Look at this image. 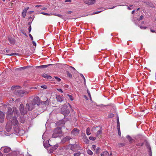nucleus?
Masks as SVG:
<instances>
[{
	"label": "nucleus",
	"instance_id": "1",
	"mask_svg": "<svg viewBox=\"0 0 156 156\" xmlns=\"http://www.w3.org/2000/svg\"><path fill=\"white\" fill-rule=\"evenodd\" d=\"M40 100L38 97L33 98V97H30L26 105V108H28L29 111L32 110L35 105H40Z\"/></svg>",
	"mask_w": 156,
	"mask_h": 156
},
{
	"label": "nucleus",
	"instance_id": "2",
	"mask_svg": "<svg viewBox=\"0 0 156 156\" xmlns=\"http://www.w3.org/2000/svg\"><path fill=\"white\" fill-rule=\"evenodd\" d=\"M20 88L19 86L12 87L11 89L14 90V94L19 97H23L25 94H27L28 93V92L27 91L19 90Z\"/></svg>",
	"mask_w": 156,
	"mask_h": 156
},
{
	"label": "nucleus",
	"instance_id": "3",
	"mask_svg": "<svg viewBox=\"0 0 156 156\" xmlns=\"http://www.w3.org/2000/svg\"><path fill=\"white\" fill-rule=\"evenodd\" d=\"M62 133V132L61 128L60 127L57 128L53 131L52 136L53 138H56L60 136Z\"/></svg>",
	"mask_w": 156,
	"mask_h": 156
},
{
	"label": "nucleus",
	"instance_id": "4",
	"mask_svg": "<svg viewBox=\"0 0 156 156\" xmlns=\"http://www.w3.org/2000/svg\"><path fill=\"white\" fill-rule=\"evenodd\" d=\"M13 112L14 113H16V115H15L14 117L11 120L12 124H13L14 126H16L18 125V122L17 121L16 118L17 116V117L19 115V112L17 111H16V108H14L13 109Z\"/></svg>",
	"mask_w": 156,
	"mask_h": 156
},
{
	"label": "nucleus",
	"instance_id": "5",
	"mask_svg": "<svg viewBox=\"0 0 156 156\" xmlns=\"http://www.w3.org/2000/svg\"><path fill=\"white\" fill-rule=\"evenodd\" d=\"M27 109H28V108H26V107L25 109H24L23 105V104H20V110L21 114L24 115L26 114Z\"/></svg>",
	"mask_w": 156,
	"mask_h": 156
},
{
	"label": "nucleus",
	"instance_id": "6",
	"mask_svg": "<svg viewBox=\"0 0 156 156\" xmlns=\"http://www.w3.org/2000/svg\"><path fill=\"white\" fill-rule=\"evenodd\" d=\"M8 110L6 117L8 119H10L12 116V111L10 108H9Z\"/></svg>",
	"mask_w": 156,
	"mask_h": 156
},
{
	"label": "nucleus",
	"instance_id": "7",
	"mask_svg": "<svg viewBox=\"0 0 156 156\" xmlns=\"http://www.w3.org/2000/svg\"><path fill=\"white\" fill-rule=\"evenodd\" d=\"M45 101H41V105L43 106L44 110H45L47 106H48L49 104V101L47 98Z\"/></svg>",
	"mask_w": 156,
	"mask_h": 156
},
{
	"label": "nucleus",
	"instance_id": "8",
	"mask_svg": "<svg viewBox=\"0 0 156 156\" xmlns=\"http://www.w3.org/2000/svg\"><path fill=\"white\" fill-rule=\"evenodd\" d=\"M84 1L85 3L89 5H92L96 2L95 0H84Z\"/></svg>",
	"mask_w": 156,
	"mask_h": 156
},
{
	"label": "nucleus",
	"instance_id": "9",
	"mask_svg": "<svg viewBox=\"0 0 156 156\" xmlns=\"http://www.w3.org/2000/svg\"><path fill=\"white\" fill-rule=\"evenodd\" d=\"M5 117V114L2 111H0V122L2 123L3 122Z\"/></svg>",
	"mask_w": 156,
	"mask_h": 156
},
{
	"label": "nucleus",
	"instance_id": "10",
	"mask_svg": "<svg viewBox=\"0 0 156 156\" xmlns=\"http://www.w3.org/2000/svg\"><path fill=\"white\" fill-rule=\"evenodd\" d=\"M62 113L64 115H68L70 113V111L68 109H65L63 110L62 108Z\"/></svg>",
	"mask_w": 156,
	"mask_h": 156
},
{
	"label": "nucleus",
	"instance_id": "11",
	"mask_svg": "<svg viewBox=\"0 0 156 156\" xmlns=\"http://www.w3.org/2000/svg\"><path fill=\"white\" fill-rule=\"evenodd\" d=\"M57 100L58 101L61 102L64 100L63 97V96L57 95L56 97Z\"/></svg>",
	"mask_w": 156,
	"mask_h": 156
},
{
	"label": "nucleus",
	"instance_id": "12",
	"mask_svg": "<svg viewBox=\"0 0 156 156\" xmlns=\"http://www.w3.org/2000/svg\"><path fill=\"white\" fill-rule=\"evenodd\" d=\"M29 9V7H28L24 9L22 13V16L23 18H24L25 17L27 10Z\"/></svg>",
	"mask_w": 156,
	"mask_h": 156
},
{
	"label": "nucleus",
	"instance_id": "13",
	"mask_svg": "<svg viewBox=\"0 0 156 156\" xmlns=\"http://www.w3.org/2000/svg\"><path fill=\"white\" fill-rule=\"evenodd\" d=\"M79 132V130L76 128L74 129L72 131V133L74 135H76L78 134Z\"/></svg>",
	"mask_w": 156,
	"mask_h": 156
},
{
	"label": "nucleus",
	"instance_id": "14",
	"mask_svg": "<svg viewBox=\"0 0 156 156\" xmlns=\"http://www.w3.org/2000/svg\"><path fill=\"white\" fill-rule=\"evenodd\" d=\"M11 149L9 147H6L3 149L4 152L5 153H8L10 151Z\"/></svg>",
	"mask_w": 156,
	"mask_h": 156
},
{
	"label": "nucleus",
	"instance_id": "15",
	"mask_svg": "<svg viewBox=\"0 0 156 156\" xmlns=\"http://www.w3.org/2000/svg\"><path fill=\"white\" fill-rule=\"evenodd\" d=\"M70 139L71 138L69 136H66L62 139V142L63 143H65L70 140Z\"/></svg>",
	"mask_w": 156,
	"mask_h": 156
},
{
	"label": "nucleus",
	"instance_id": "16",
	"mask_svg": "<svg viewBox=\"0 0 156 156\" xmlns=\"http://www.w3.org/2000/svg\"><path fill=\"white\" fill-rule=\"evenodd\" d=\"M12 125L9 124L8 123L6 124V129L8 132L12 128Z\"/></svg>",
	"mask_w": 156,
	"mask_h": 156
},
{
	"label": "nucleus",
	"instance_id": "17",
	"mask_svg": "<svg viewBox=\"0 0 156 156\" xmlns=\"http://www.w3.org/2000/svg\"><path fill=\"white\" fill-rule=\"evenodd\" d=\"M58 147V144H56L54 145L53 147H52L50 149V151L51 153H52L53 151L55 150V149H57Z\"/></svg>",
	"mask_w": 156,
	"mask_h": 156
},
{
	"label": "nucleus",
	"instance_id": "18",
	"mask_svg": "<svg viewBox=\"0 0 156 156\" xmlns=\"http://www.w3.org/2000/svg\"><path fill=\"white\" fill-rule=\"evenodd\" d=\"M115 7H116L115 6H113V7H112V8H107V9H105L104 8H102V9H103L102 10L99 11L95 12L93 14H97L98 13L101 12L102 11H103L105 10V9H113L115 8ZM101 9H102V8H101Z\"/></svg>",
	"mask_w": 156,
	"mask_h": 156
},
{
	"label": "nucleus",
	"instance_id": "19",
	"mask_svg": "<svg viewBox=\"0 0 156 156\" xmlns=\"http://www.w3.org/2000/svg\"><path fill=\"white\" fill-rule=\"evenodd\" d=\"M42 76L44 78L48 79H51L52 78L51 76L45 73L43 74L42 75Z\"/></svg>",
	"mask_w": 156,
	"mask_h": 156
},
{
	"label": "nucleus",
	"instance_id": "20",
	"mask_svg": "<svg viewBox=\"0 0 156 156\" xmlns=\"http://www.w3.org/2000/svg\"><path fill=\"white\" fill-rule=\"evenodd\" d=\"M9 42L12 44H14L15 43V41L14 38H9Z\"/></svg>",
	"mask_w": 156,
	"mask_h": 156
},
{
	"label": "nucleus",
	"instance_id": "21",
	"mask_svg": "<svg viewBox=\"0 0 156 156\" xmlns=\"http://www.w3.org/2000/svg\"><path fill=\"white\" fill-rule=\"evenodd\" d=\"M109 154L108 152L105 151L101 154V156H109Z\"/></svg>",
	"mask_w": 156,
	"mask_h": 156
},
{
	"label": "nucleus",
	"instance_id": "22",
	"mask_svg": "<svg viewBox=\"0 0 156 156\" xmlns=\"http://www.w3.org/2000/svg\"><path fill=\"white\" fill-rule=\"evenodd\" d=\"M52 65H53L52 64H51L42 65V66H39V67L40 68H46L48 67L49 66Z\"/></svg>",
	"mask_w": 156,
	"mask_h": 156
},
{
	"label": "nucleus",
	"instance_id": "23",
	"mask_svg": "<svg viewBox=\"0 0 156 156\" xmlns=\"http://www.w3.org/2000/svg\"><path fill=\"white\" fill-rule=\"evenodd\" d=\"M66 97H68L71 101H73V98L72 96L69 94H67L66 96Z\"/></svg>",
	"mask_w": 156,
	"mask_h": 156
},
{
	"label": "nucleus",
	"instance_id": "24",
	"mask_svg": "<svg viewBox=\"0 0 156 156\" xmlns=\"http://www.w3.org/2000/svg\"><path fill=\"white\" fill-rule=\"evenodd\" d=\"M90 129L89 128H88L86 130V134L87 135H89L91 134Z\"/></svg>",
	"mask_w": 156,
	"mask_h": 156
},
{
	"label": "nucleus",
	"instance_id": "25",
	"mask_svg": "<svg viewBox=\"0 0 156 156\" xmlns=\"http://www.w3.org/2000/svg\"><path fill=\"white\" fill-rule=\"evenodd\" d=\"M126 138L128 139L129 142H130V143H132L133 140V139H132V138L129 136V135H127V136H126Z\"/></svg>",
	"mask_w": 156,
	"mask_h": 156
},
{
	"label": "nucleus",
	"instance_id": "26",
	"mask_svg": "<svg viewBox=\"0 0 156 156\" xmlns=\"http://www.w3.org/2000/svg\"><path fill=\"white\" fill-rule=\"evenodd\" d=\"M100 150V148L99 147H97L95 150H94V151H95V152L97 154L99 152V151Z\"/></svg>",
	"mask_w": 156,
	"mask_h": 156
},
{
	"label": "nucleus",
	"instance_id": "27",
	"mask_svg": "<svg viewBox=\"0 0 156 156\" xmlns=\"http://www.w3.org/2000/svg\"><path fill=\"white\" fill-rule=\"evenodd\" d=\"M117 125H118V131H119V130L120 131V128L119 127V118L117 119Z\"/></svg>",
	"mask_w": 156,
	"mask_h": 156
},
{
	"label": "nucleus",
	"instance_id": "28",
	"mask_svg": "<svg viewBox=\"0 0 156 156\" xmlns=\"http://www.w3.org/2000/svg\"><path fill=\"white\" fill-rule=\"evenodd\" d=\"M102 130L100 129L98 131L97 133V135L98 136V135L101 134L102 133Z\"/></svg>",
	"mask_w": 156,
	"mask_h": 156
},
{
	"label": "nucleus",
	"instance_id": "29",
	"mask_svg": "<svg viewBox=\"0 0 156 156\" xmlns=\"http://www.w3.org/2000/svg\"><path fill=\"white\" fill-rule=\"evenodd\" d=\"M87 154L89 155H91L93 154V152L92 151L90 150H87Z\"/></svg>",
	"mask_w": 156,
	"mask_h": 156
},
{
	"label": "nucleus",
	"instance_id": "30",
	"mask_svg": "<svg viewBox=\"0 0 156 156\" xmlns=\"http://www.w3.org/2000/svg\"><path fill=\"white\" fill-rule=\"evenodd\" d=\"M76 147V145H72V146H71V149L73 151L75 150L76 149L74 148V147Z\"/></svg>",
	"mask_w": 156,
	"mask_h": 156
},
{
	"label": "nucleus",
	"instance_id": "31",
	"mask_svg": "<svg viewBox=\"0 0 156 156\" xmlns=\"http://www.w3.org/2000/svg\"><path fill=\"white\" fill-rule=\"evenodd\" d=\"M27 68L26 66H24L22 67L19 68L17 69L18 70H21L24 69H25Z\"/></svg>",
	"mask_w": 156,
	"mask_h": 156
},
{
	"label": "nucleus",
	"instance_id": "32",
	"mask_svg": "<svg viewBox=\"0 0 156 156\" xmlns=\"http://www.w3.org/2000/svg\"><path fill=\"white\" fill-rule=\"evenodd\" d=\"M41 13L42 14L44 15L47 16H50V13H48L44 12H41Z\"/></svg>",
	"mask_w": 156,
	"mask_h": 156
},
{
	"label": "nucleus",
	"instance_id": "33",
	"mask_svg": "<svg viewBox=\"0 0 156 156\" xmlns=\"http://www.w3.org/2000/svg\"><path fill=\"white\" fill-rule=\"evenodd\" d=\"M89 139L90 140L94 141L95 140L96 138L95 137L90 136L89 137Z\"/></svg>",
	"mask_w": 156,
	"mask_h": 156
},
{
	"label": "nucleus",
	"instance_id": "34",
	"mask_svg": "<svg viewBox=\"0 0 156 156\" xmlns=\"http://www.w3.org/2000/svg\"><path fill=\"white\" fill-rule=\"evenodd\" d=\"M67 73L68 76L70 78L72 77V75L68 72H67Z\"/></svg>",
	"mask_w": 156,
	"mask_h": 156
},
{
	"label": "nucleus",
	"instance_id": "35",
	"mask_svg": "<svg viewBox=\"0 0 156 156\" xmlns=\"http://www.w3.org/2000/svg\"><path fill=\"white\" fill-rule=\"evenodd\" d=\"M92 150L93 151H94V150H95V149H96V145H93L92 146Z\"/></svg>",
	"mask_w": 156,
	"mask_h": 156
},
{
	"label": "nucleus",
	"instance_id": "36",
	"mask_svg": "<svg viewBox=\"0 0 156 156\" xmlns=\"http://www.w3.org/2000/svg\"><path fill=\"white\" fill-rule=\"evenodd\" d=\"M80 154V153L79 152H78V153L74 154V156H79Z\"/></svg>",
	"mask_w": 156,
	"mask_h": 156
},
{
	"label": "nucleus",
	"instance_id": "37",
	"mask_svg": "<svg viewBox=\"0 0 156 156\" xmlns=\"http://www.w3.org/2000/svg\"><path fill=\"white\" fill-rule=\"evenodd\" d=\"M56 16H57L58 17H59L61 18H63V16L62 15H60V14H56Z\"/></svg>",
	"mask_w": 156,
	"mask_h": 156
},
{
	"label": "nucleus",
	"instance_id": "38",
	"mask_svg": "<svg viewBox=\"0 0 156 156\" xmlns=\"http://www.w3.org/2000/svg\"><path fill=\"white\" fill-rule=\"evenodd\" d=\"M55 77L58 81L59 82L61 81V79L58 78L57 77Z\"/></svg>",
	"mask_w": 156,
	"mask_h": 156
},
{
	"label": "nucleus",
	"instance_id": "39",
	"mask_svg": "<svg viewBox=\"0 0 156 156\" xmlns=\"http://www.w3.org/2000/svg\"><path fill=\"white\" fill-rule=\"evenodd\" d=\"M18 54L16 53H12L10 54H8V55L11 56V55H17Z\"/></svg>",
	"mask_w": 156,
	"mask_h": 156
},
{
	"label": "nucleus",
	"instance_id": "40",
	"mask_svg": "<svg viewBox=\"0 0 156 156\" xmlns=\"http://www.w3.org/2000/svg\"><path fill=\"white\" fill-rule=\"evenodd\" d=\"M50 16H52V15H54V16H56V14L55 13H50Z\"/></svg>",
	"mask_w": 156,
	"mask_h": 156
},
{
	"label": "nucleus",
	"instance_id": "41",
	"mask_svg": "<svg viewBox=\"0 0 156 156\" xmlns=\"http://www.w3.org/2000/svg\"><path fill=\"white\" fill-rule=\"evenodd\" d=\"M57 90L59 92H61V93H62L63 92V91L61 89H57Z\"/></svg>",
	"mask_w": 156,
	"mask_h": 156
},
{
	"label": "nucleus",
	"instance_id": "42",
	"mask_svg": "<svg viewBox=\"0 0 156 156\" xmlns=\"http://www.w3.org/2000/svg\"><path fill=\"white\" fill-rule=\"evenodd\" d=\"M143 143H139V144H137L136 145L138 146H142L143 145Z\"/></svg>",
	"mask_w": 156,
	"mask_h": 156
},
{
	"label": "nucleus",
	"instance_id": "43",
	"mask_svg": "<svg viewBox=\"0 0 156 156\" xmlns=\"http://www.w3.org/2000/svg\"><path fill=\"white\" fill-rule=\"evenodd\" d=\"M20 121L22 123H24V120L23 119H21L20 120Z\"/></svg>",
	"mask_w": 156,
	"mask_h": 156
},
{
	"label": "nucleus",
	"instance_id": "44",
	"mask_svg": "<svg viewBox=\"0 0 156 156\" xmlns=\"http://www.w3.org/2000/svg\"><path fill=\"white\" fill-rule=\"evenodd\" d=\"M143 18V16H140V18L138 19V20H141Z\"/></svg>",
	"mask_w": 156,
	"mask_h": 156
},
{
	"label": "nucleus",
	"instance_id": "45",
	"mask_svg": "<svg viewBox=\"0 0 156 156\" xmlns=\"http://www.w3.org/2000/svg\"><path fill=\"white\" fill-rule=\"evenodd\" d=\"M32 42H33V45L34 46H36V43H35V42L34 41H33Z\"/></svg>",
	"mask_w": 156,
	"mask_h": 156
},
{
	"label": "nucleus",
	"instance_id": "46",
	"mask_svg": "<svg viewBox=\"0 0 156 156\" xmlns=\"http://www.w3.org/2000/svg\"><path fill=\"white\" fill-rule=\"evenodd\" d=\"M28 30L29 32H30L31 31V26H30L28 28Z\"/></svg>",
	"mask_w": 156,
	"mask_h": 156
},
{
	"label": "nucleus",
	"instance_id": "47",
	"mask_svg": "<svg viewBox=\"0 0 156 156\" xmlns=\"http://www.w3.org/2000/svg\"><path fill=\"white\" fill-rule=\"evenodd\" d=\"M41 87L44 89H46L47 88V87L46 86H41Z\"/></svg>",
	"mask_w": 156,
	"mask_h": 156
},
{
	"label": "nucleus",
	"instance_id": "48",
	"mask_svg": "<svg viewBox=\"0 0 156 156\" xmlns=\"http://www.w3.org/2000/svg\"><path fill=\"white\" fill-rule=\"evenodd\" d=\"M87 93L90 98L91 99V96L90 92L88 91H87Z\"/></svg>",
	"mask_w": 156,
	"mask_h": 156
},
{
	"label": "nucleus",
	"instance_id": "49",
	"mask_svg": "<svg viewBox=\"0 0 156 156\" xmlns=\"http://www.w3.org/2000/svg\"><path fill=\"white\" fill-rule=\"evenodd\" d=\"M29 36L30 37V38H31V39L32 40H33V37L30 34H29Z\"/></svg>",
	"mask_w": 156,
	"mask_h": 156
},
{
	"label": "nucleus",
	"instance_id": "50",
	"mask_svg": "<svg viewBox=\"0 0 156 156\" xmlns=\"http://www.w3.org/2000/svg\"><path fill=\"white\" fill-rule=\"evenodd\" d=\"M20 100V99H18L16 100L15 101L17 102H19Z\"/></svg>",
	"mask_w": 156,
	"mask_h": 156
},
{
	"label": "nucleus",
	"instance_id": "51",
	"mask_svg": "<svg viewBox=\"0 0 156 156\" xmlns=\"http://www.w3.org/2000/svg\"><path fill=\"white\" fill-rule=\"evenodd\" d=\"M80 76L82 77H83L84 79V80H85V79L83 75L82 74H80Z\"/></svg>",
	"mask_w": 156,
	"mask_h": 156
},
{
	"label": "nucleus",
	"instance_id": "52",
	"mask_svg": "<svg viewBox=\"0 0 156 156\" xmlns=\"http://www.w3.org/2000/svg\"><path fill=\"white\" fill-rule=\"evenodd\" d=\"M114 116V114H111L109 115V117L110 118Z\"/></svg>",
	"mask_w": 156,
	"mask_h": 156
},
{
	"label": "nucleus",
	"instance_id": "53",
	"mask_svg": "<svg viewBox=\"0 0 156 156\" xmlns=\"http://www.w3.org/2000/svg\"><path fill=\"white\" fill-rule=\"evenodd\" d=\"M71 2V0H66L65 1V2Z\"/></svg>",
	"mask_w": 156,
	"mask_h": 156
},
{
	"label": "nucleus",
	"instance_id": "54",
	"mask_svg": "<svg viewBox=\"0 0 156 156\" xmlns=\"http://www.w3.org/2000/svg\"><path fill=\"white\" fill-rule=\"evenodd\" d=\"M118 134L119 136H121L120 131L119 130V131L118 132Z\"/></svg>",
	"mask_w": 156,
	"mask_h": 156
},
{
	"label": "nucleus",
	"instance_id": "55",
	"mask_svg": "<svg viewBox=\"0 0 156 156\" xmlns=\"http://www.w3.org/2000/svg\"><path fill=\"white\" fill-rule=\"evenodd\" d=\"M151 31L152 33H154L155 32V30H153L152 29H151Z\"/></svg>",
	"mask_w": 156,
	"mask_h": 156
},
{
	"label": "nucleus",
	"instance_id": "56",
	"mask_svg": "<svg viewBox=\"0 0 156 156\" xmlns=\"http://www.w3.org/2000/svg\"><path fill=\"white\" fill-rule=\"evenodd\" d=\"M72 12L71 11H69L66 12V13L68 14H70Z\"/></svg>",
	"mask_w": 156,
	"mask_h": 156
},
{
	"label": "nucleus",
	"instance_id": "57",
	"mask_svg": "<svg viewBox=\"0 0 156 156\" xmlns=\"http://www.w3.org/2000/svg\"><path fill=\"white\" fill-rule=\"evenodd\" d=\"M41 6V5H36L35 6L37 7H40Z\"/></svg>",
	"mask_w": 156,
	"mask_h": 156
},
{
	"label": "nucleus",
	"instance_id": "58",
	"mask_svg": "<svg viewBox=\"0 0 156 156\" xmlns=\"http://www.w3.org/2000/svg\"><path fill=\"white\" fill-rule=\"evenodd\" d=\"M46 8H45V7H44V8H43L42 9L43 10H46Z\"/></svg>",
	"mask_w": 156,
	"mask_h": 156
},
{
	"label": "nucleus",
	"instance_id": "59",
	"mask_svg": "<svg viewBox=\"0 0 156 156\" xmlns=\"http://www.w3.org/2000/svg\"><path fill=\"white\" fill-rule=\"evenodd\" d=\"M14 100V99L13 98H12L11 99L10 101H13Z\"/></svg>",
	"mask_w": 156,
	"mask_h": 156
},
{
	"label": "nucleus",
	"instance_id": "60",
	"mask_svg": "<svg viewBox=\"0 0 156 156\" xmlns=\"http://www.w3.org/2000/svg\"><path fill=\"white\" fill-rule=\"evenodd\" d=\"M127 9H129V10H131V8H130V7H128Z\"/></svg>",
	"mask_w": 156,
	"mask_h": 156
},
{
	"label": "nucleus",
	"instance_id": "61",
	"mask_svg": "<svg viewBox=\"0 0 156 156\" xmlns=\"http://www.w3.org/2000/svg\"><path fill=\"white\" fill-rule=\"evenodd\" d=\"M135 12V11L134 10H133L132 12V14H133Z\"/></svg>",
	"mask_w": 156,
	"mask_h": 156
},
{
	"label": "nucleus",
	"instance_id": "62",
	"mask_svg": "<svg viewBox=\"0 0 156 156\" xmlns=\"http://www.w3.org/2000/svg\"><path fill=\"white\" fill-rule=\"evenodd\" d=\"M71 68H72L74 70H75V69L74 68H73V67H72V66H71L70 67Z\"/></svg>",
	"mask_w": 156,
	"mask_h": 156
},
{
	"label": "nucleus",
	"instance_id": "63",
	"mask_svg": "<svg viewBox=\"0 0 156 156\" xmlns=\"http://www.w3.org/2000/svg\"><path fill=\"white\" fill-rule=\"evenodd\" d=\"M0 156H2V154L1 152H0Z\"/></svg>",
	"mask_w": 156,
	"mask_h": 156
},
{
	"label": "nucleus",
	"instance_id": "64",
	"mask_svg": "<svg viewBox=\"0 0 156 156\" xmlns=\"http://www.w3.org/2000/svg\"><path fill=\"white\" fill-rule=\"evenodd\" d=\"M121 144L122 146H124V145H125V144H124V143H122V144Z\"/></svg>",
	"mask_w": 156,
	"mask_h": 156
}]
</instances>
